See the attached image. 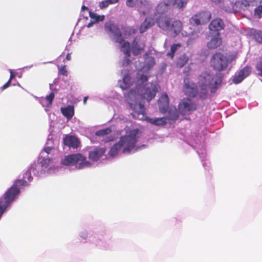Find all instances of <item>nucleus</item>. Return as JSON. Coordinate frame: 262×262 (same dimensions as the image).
Returning <instances> with one entry per match:
<instances>
[{"label":"nucleus","mask_w":262,"mask_h":262,"mask_svg":"<svg viewBox=\"0 0 262 262\" xmlns=\"http://www.w3.org/2000/svg\"><path fill=\"white\" fill-rule=\"evenodd\" d=\"M144 61H135V66L138 71L136 80H133L128 70L121 71L122 79L119 81L120 87L123 90L135 85V88L128 93H124L125 101L130 108L138 115H145V100L149 102L156 96L158 91L157 85L155 83H146L148 80V72L155 64V59L152 56L146 53L142 59Z\"/></svg>","instance_id":"obj_1"},{"label":"nucleus","mask_w":262,"mask_h":262,"mask_svg":"<svg viewBox=\"0 0 262 262\" xmlns=\"http://www.w3.org/2000/svg\"><path fill=\"white\" fill-rule=\"evenodd\" d=\"M169 7V5L167 3H160L157 7V13L154 18L156 19V23L159 28L174 37L182 30V23L179 20H176L171 23L170 18L165 15Z\"/></svg>","instance_id":"obj_2"},{"label":"nucleus","mask_w":262,"mask_h":262,"mask_svg":"<svg viewBox=\"0 0 262 262\" xmlns=\"http://www.w3.org/2000/svg\"><path fill=\"white\" fill-rule=\"evenodd\" d=\"M222 78L220 74H213L209 71L201 73L198 78V83L200 89V98L205 99L209 90L211 93H214L220 87Z\"/></svg>","instance_id":"obj_3"},{"label":"nucleus","mask_w":262,"mask_h":262,"mask_svg":"<svg viewBox=\"0 0 262 262\" xmlns=\"http://www.w3.org/2000/svg\"><path fill=\"white\" fill-rule=\"evenodd\" d=\"M28 185V183L25 180L17 179L15 181L13 185L5 192L0 199V219L7 208L19 193L20 187Z\"/></svg>","instance_id":"obj_4"},{"label":"nucleus","mask_w":262,"mask_h":262,"mask_svg":"<svg viewBox=\"0 0 262 262\" xmlns=\"http://www.w3.org/2000/svg\"><path fill=\"white\" fill-rule=\"evenodd\" d=\"M105 30L110 36L119 43L120 51L124 52L126 57L128 55L129 42L125 41L118 26L111 21L106 22L104 26Z\"/></svg>","instance_id":"obj_5"},{"label":"nucleus","mask_w":262,"mask_h":262,"mask_svg":"<svg viewBox=\"0 0 262 262\" xmlns=\"http://www.w3.org/2000/svg\"><path fill=\"white\" fill-rule=\"evenodd\" d=\"M141 135L142 132L135 128L126 131L124 135L121 136L119 141L123 147L122 152L129 153L134 149Z\"/></svg>","instance_id":"obj_6"},{"label":"nucleus","mask_w":262,"mask_h":262,"mask_svg":"<svg viewBox=\"0 0 262 262\" xmlns=\"http://www.w3.org/2000/svg\"><path fill=\"white\" fill-rule=\"evenodd\" d=\"M234 55L225 56L221 53H215L210 59V65L214 70L219 72L231 69L232 62L235 60Z\"/></svg>","instance_id":"obj_7"},{"label":"nucleus","mask_w":262,"mask_h":262,"mask_svg":"<svg viewBox=\"0 0 262 262\" xmlns=\"http://www.w3.org/2000/svg\"><path fill=\"white\" fill-rule=\"evenodd\" d=\"M85 11L88 12L91 18V21L87 25L82 26L77 33L78 38L80 39H83V36H85L92 37V35L90 33V28L96 23L102 21L104 18V15H99L95 13L90 11L87 7L83 6L81 8L82 13H84Z\"/></svg>","instance_id":"obj_8"},{"label":"nucleus","mask_w":262,"mask_h":262,"mask_svg":"<svg viewBox=\"0 0 262 262\" xmlns=\"http://www.w3.org/2000/svg\"><path fill=\"white\" fill-rule=\"evenodd\" d=\"M145 47V43L144 40L142 39L140 37H136L133 41L131 47H130L129 45L128 55L126 57L125 53L123 52L124 54L123 59L119 62V64L122 67H126L130 63V60L129 58L130 51L134 55H138L143 52Z\"/></svg>","instance_id":"obj_9"},{"label":"nucleus","mask_w":262,"mask_h":262,"mask_svg":"<svg viewBox=\"0 0 262 262\" xmlns=\"http://www.w3.org/2000/svg\"><path fill=\"white\" fill-rule=\"evenodd\" d=\"M61 163L64 165H75L78 169H83L91 165V162L87 161L86 157L81 154H73L66 156Z\"/></svg>","instance_id":"obj_10"},{"label":"nucleus","mask_w":262,"mask_h":262,"mask_svg":"<svg viewBox=\"0 0 262 262\" xmlns=\"http://www.w3.org/2000/svg\"><path fill=\"white\" fill-rule=\"evenodd\" d=\"M245 3L239 1H237L234 4L230 2V6L228 7H225L224 9L228 13H235L244 9V7L252 6L255 7L260 4L262 0H244Z\"/></svg>","instance_id":"obj_11"},{"label":"nucleus","mask_w":262,"mask_h":262,"mask_svg":"<svg viewBox=\"0 0 262 262\" xmlns=\"http://www.w3.org/2000/svg\"><path fill=\"white\" fill-rule=\"evenodd\" d=\"M158 105L160 112L162 114H165L168 112V115H178L177 108L175 106L169 105V99L166 93L161 95L158 101Z\"/></svg>","instance_id":"obj_12"},{"label":"nucleus","mask_w":262,"mask_h":262,"mask_svg":"<svg viewBox=\"0 0 262 262\" xmlns=\"http://www.w3.org/2000/svg\"><path fill=\"white\" fill-rule=\"evenodd\" d=\"M184 83L183 90L187 96L192 98H200V91L196 83L191 81L188 78H185Z\"/></svg>","instance_id":"obj_13"},{"label":"nucleus","mask_w":262,"mask_h":262,"mask_svg":"<svg viewBox=\"0 0 262 262\" xmlns=\"http://www.w3.org/2000/svg\"><path fill=\"white\" fill-rule=\"evenodd\" d=\"M211 16V14L209 11L200 12L191 17L190 23L193 25H203L208 23Z\"/></svg>","instance_id":"obj_14"},{"label":"nucleus","mask_w":262,"mask_h":262,"mask_svg":"<svg viewBox=\"0 0 262 262\" xmlns=\"http://www.w3.org/2000/svg\"><path fill=\"white\" fill-rule=\"evenodd\" d=\"M49 87L51 92L49 95L46 96V97H38L34 96V97L45 107H48L51 106L55 97V93L57 91L56 88L53 89L52 88V84H50Z\"/></svg>","instance_id":"obj_15"},{"label":"nucleus","mask_w":262,"mask_h":262,"mask_svg":"<svg viewBox=\"0 0 262 262\" xmlns=\"http://www.w3.org/2000/svg\"><path fill=\"white\" fill-rule=\"evenodd\" d=\"M251 72V69L249 66H246L242 69L237 71L232 77V82L235 84L241 83Z\"/></svg>","instance_id":"obj_16"},{"label":"nucleus","mask_w":262,"mask_h":262,"mask_svg":"<svg viewBox=\"0 0 262 262\" xmlns=\"http://www.w3.org/2000/svg\"><path fill=\"white\" fill-rule=\"evenodd\" d=\"M195 109V105L189 99H183L179 104L178 110L181 115H185V113Z\"/></svg>","instance_id":"obj_17"},{"label":"nucleus","mask_w":262,"mask_h":262,"mask_svg":"<svg viewBox=\"0 0 262 262\" xmlns=\"http://www.w3.org/2000/svg\"><path fill=\"white\" fill-rule=\"evenodd\" d=\"M126 5L128 7L138 9L143 14H145L143 10L147 7V2L145 0H127Z\"/></svg>","instance_id":"obj_18"},{"label":"nucleus","mask_w":262,"mask_h":262,"mask_svg":"<svg viewBox=\"0 0 262 262\" xmlns=\"http://www.w3.org/2000/svg\"><path fill=\"white\" fill-rule=\"evenodd\" d=\"M63 142L66 146L74 149L77 148L80 144L79 140L76 137L72 135H67L63 138Z\"/></svg>","instance_id":"obj_19"},{"label":"nucleus","mask_w":262,"mask_h":262,"mask_svg":"<svg viewBox=\"0 0 262 262\" xmlns=\"http://www.w3.org/2000/svg\"><path fill=\"white\" fill-rule=\"evenodd\" d=\"M106 149L103 147H96L89 153V158L93 161H98L106 152Z\"/></svg>","instance_id":"obj_20"},{"label":"nucleus","mask_w":262,"mask_h":262,"mask_svg":"<svg viewBox=\"0 0 262 262\" xmlns=\"http://www.w3.org/2000/svg\"><path fill=\"white\" fill-rule=\"evenodd\" d=\"M225 25L220 18H216L212 20L209 25V29L212 32H217L224 28Z\"/></svg>","instance_id":"obj_21"},{"label":"nucleus","mask_w":262,"mask_h":262,"mask_svg":"<svg viewBox=\"0 0 262 262\" xmlns=\"http://www.w3.org/2000/svg\"><path fill=\"white\" fill-rule=\"evenodd\" d=\"M156 21V19L155 18L146 17L140 26V32L141 33L145 32L148 28L152 26Z\"/></svg>","instance_id":"obj_22"},{"label":"nucleus","mask_w":262,"mask_h":262,"mask_svg":"<svg viewBox=\"0 0 262 262\" xmlns=\"http://www.w3.org/2000/svg\"><path fill=\"white\" fill-rule=\"evenodd\" d=\"M222 43V39L220 37L219 33H217L207 43V47L209 49H215L218 47Z\"/></svg>","instance_id":"obj_23"},{"label":"nucleus","mask_w":262,"mask_h":262,"mask_svg":"<svg viewBox=\"0 0 262 262\" xmlns=\"http://www.w3.org/2000/svg\"><path fill=\"white\" fill-rule=\"evenodd\" d=\"M248 34L257 42L262 43V31L251 29L248 32Z\"/></svg>","instance_id":"obj_24"},{"label":"nucleus","mask_w":262,"mask_h":262,"mask_svg":"<svg viewBox=\"0 0 262 262\" xmlns=\"http://www.w3.org/2000/svg\"><path fill=\"white\" fill-rule=\"evenodd\" d=\"M145 117V120H147L150 123L156 125H162L166 123V118L165 117L160 118H150L147 116H143Z\"/></svg>","instance_id":"obj_25"},{"label":"nucleus","mask_w":262,"mask_h":262,"mask_svg":"<svg viewBox=\"0 0 262 262\" xmlns=\"http://www.w3.org/2000/svg\"><path fill=\"white\" fill-rule=\"evenodd\" d=\"M188 0H169V3L177 8L183 10L186 6Z\"/></svg>","instance_id":"obj_26"},{"label":"nucleus","mask_w":262,"mask_h":262,"mask_svg":"<svg viewBox=\"0 0 262 262\" xmlns=\"http://www.w3.org/2000/svg\"><path fill=\"white\" fill-rule=\"evenodd\" d=\"M200 32L196 31H193L190 33H187L186 31H182V35L183 36H189L187 40V45H189L192 42V41L199 36Z\"/></svg>","instance_id":"obj_27"},{"label":"nucleus","mask_w":262,"mask_h":262,"mask_svg":"<svg viewBox=\"0 0 262 262\" xmlns=\"http://www.w3.org/2000/svg\"><path fill=\"white\" fill-rule=\"evenodd\" d=\"M122 147L123 146H122L121 144L120 143L119 141L114 144L109 151V154L110 156H116Z\"/></svg>","instance_id":"obj_28"},{"label":"nucleus","mask_w":262,"mask_h":262,"mask_svg":"<svg viewBox=\"0 0 262 262\" xmlns=\"http://www.w3.org/2000/svg\"><path fill=\"white\" fill-rule=\"evenodd\" d=\"M61 112L62 115H74V107L73 105L62 107H61Z\"/></svg>","instance_id":"obj_29"},{"label":"nucleus","mask_w":262,"mask_h":262,"mask_svg":"<svg viewBox=\"0 0 262 262\" xmlns=\"http://www.w3.org/2000/svg\"><path fill=\"white\" fill-rule=\"evenodd\" d=\"M112 132V129L110 127H107L97 131L95 133V135L99 137H104L109 135Z\"/></svg>","instance_id":"obj_30"},{"label":"nucleus","mask_w":262,"mask_h":262,"mask_svg":"<svg viewBox=\"0 0 262 262\" xmlns=\"http://www.w3.org/2000/svg\"><path fill=\"white\" fill-rule=\"evenodd\" d=\"M188 59L189 58L186 55L183 54L181 55L177 61L178 66H179L180 67H182L184 66L188 61Z\"/></svg>","instance_id":"obj_31"},{"label":"nucleus","mask_w":262,"mask_h":262,"mask_svg":"<svg viewBox=\"0 0 262 262\" xmlns=\"http://www.w3.org/2000/svg\"><path fill=\"white\" fill-rule=\"evenodd\" d=\"M10 77L9 80L1 87L2 91L8 88L11 84V80L16 76V73H14L12 70H9Z\"/></svg>","instance_id":"obj_32"},{"label":"nucleus","mask_w":262,"mask_h":262,"mask_svg":"<svg viewBox=\"0 0 262 262\" xmlns=\"http://www.w3.org/2000/svg\"><path fill=\"white\" fill-rule=\"evenodd\" d=\"M53 162V159L49 157L43 158L40 161L42 167L47 168Z\"/></svg>","instance_id":"obj_33"},{"label":"nucleus","mask_w":262,"mask_h":262,"mask_svg":"<svg viewBox=\"0 0 262 262\" xmlns=\"http://www.w3.org/2000/svg\"><path fill=\"white\" fill-rule=\"evenodd\" d=\"M181 45L180 43L172 45L170 48V51L167 53V55L170 57L171 58H173L174 53L176 52L178 48L181 47Z\"/></svg>","instance_id":"obj_34"},{"label":"nucleus","mask_w":262,"mask_h":262,"mask_svg":"<svg viewBox=\"0 0 262 262\" xmlns=\"http://www.w3.org/2000/svg\"><path fill=\"white\" fill-rule=\"evenodd\" d=\"M256 8L254 9V16L257 18H260L262 17V5H258L255 6Z\"/></svg>","instance_id":"obj_35"},{"label":"nucleus","mask_w":262,"mask_h":262,"mask_svg":"<svg viewBox=\"0 0 262 262\" xmlns=\"http://www.w3.org/2000/svg\"><path fill=\"white\" fill-rule=\"evenodd\" d=\"M109 5L107 0L103 1L99 4V7L101 9H104L107 7Z\"/></svg>","instance_id":"obj_36"},{"label":"nucleus","mask_w":262,"mask_h":262,"mask_svg":"<svg viewBox=\"0 0 262 262\" xmlns=\"http://www.w3.org/2000/svg\"><path fill=\"white\" fill-rule=\"evenodd\" d=\"M59 74L63 76L68 75V72L66 70V66H63L59 68Z\"/></svg>","instance_id":"obj_37"},{"label":"nucleus","mask_w":262,"mask_h":262,"mask_svg":"<svg viewBox=\"0 0 262 262\" xmlns=\"http://www.w3.org/2000/svg\"><path fill=\"white\" fill-rule=\"evenodd\" d=\"M24 179H27L29 181H31L32 179L30 171H27L24 174Z\"/></svg>","instance_id":"obj_38"},{"label":"nucleus","mask_w":262,"mask_h":262,"mask_svg":"<svg viewBox=\"0 0 262 262\" xmlns=\"http://www.w3.org/2000/svg\"><path fill=\"white\" fill-rule=\"evenodd\" d=\"M114 141V137L112 136H109L105 138V139H103V141L105 143L111 142Z\"/></svg>","instance_id":"obj_39"},{"label":"nucleus","mask_w":262,"mask_h":262,"mask_svg":"<svg viewBox=\"0 0 262 262\" xmlns=\"http://www.w3.org/2000/svg\"><path fill=\"white\" fill-rule=\"evenodd\" d=\"M107 1L108 2V4L110 5L117 3L118 2V0H107Z\"/></svg>","instance_id":"obj_40"},{"label":"nucleus","mask_w":262,"mask_h":262,"mask_svg":"<svg viewBox=\"0 0 262 262\" xmlns=\"http://www.w3.org/2000/svg\"><path fill=\"white\" fill-rule=\"evenodd\" d=\"M51 148H50V147H46L45 149H44V150L47 153V154H49L51 150Z\"/></svg>","instance_id":"obj_41"},{"label":"nucleus","mask_w":262,"mask_h":262,"mask_svg":"<svg viewBox=\"0 0 262 262\" xmlns=\"http://www.w3.org/2000/svg\"><path fill=\"white\" fill-rule=\"evenodd\" d=\"M89 99V97L88 96H85L83 98V103L84 104H85L86 103V101L87 100Z\"/></svg>","instance_id":"obj_42"},{"label":"nucleus","mask_w":262,"mask_h":262,"mask_svg":"<svg viewBox=\"0 0 262 262\" xmlns=\"http://www.w3.org/2000/svg\"><path fill=\"white\" fill-rule=\"evenodd\" d=\"M66 59H67L68 60H71V54L68 53V54L67 55Z\"/></svg>","instance_id":"obj_43"},{"label":"nucleus","mask_w":262,"mask_h":262,"mask_svg":"<svg viewBox=\"0 0 262 262\" xmlns=\"http://www.w3.org/2000/svg\"><path fill=\"white\" fill-rule=\"evenodd\" d=\"M71 37L70 38L69 40V42H70V43L66 47V49L68 50V46H70L71 45Z\"/></svg>","instance_id":"obj_44"},{"label":"nucleus","mask_w":262,"mask_h":262,"mask_svg":"<svg viewBox=\"0 0 262 262\" xmlns=\"http://www.w3.org/2000/svg\"><path fill=\"white\" fill-rule=\"evenodd\" d=\"M211 1L215 3H219L221 0H211Z\"/></svg>","instance_id":"obj_45"},{"label":"nucleus","mask_w":262,"mask_h":262,"mask_svg":"<svg viewBox=\"0 0 262 262\" xmlns=\"http://www.w3.org/2000/svg\"><path fill=\"white\" fill-rule=\"evenodd\" d=\"M58 82V79L57 78H55L53 81V83H52V85L53 84H55L57 82Z\"/></svg>","instance_id":"obj_46"},{"label":"nucleus","mask_w":262,"mask_h":262,"mask_svg":"<svg viewBox=\"0 0 262 262\" xmlns=\"http://www.w3.org/2000/svg\"><path fill=\"white\" fill-rule=\"evenodd\" d=\"M65 116L67 117L68 120H70L73 117V116Z\"/></svg>","instance_id":"obj_47"},{"label":"nucleus","mask_w":262,"mask_h":262,"mask_svg":"<svg viewBox=\"0 0 262 262\" xmlns=\"http://www.w3.org/2000/svg\"><path fill=\"white\" fill-rule=\"evenodd\" d=\"M17 85L19 86H20V85L19 83H17Z\"/></svg>","instance_id":"obj_48"},{"label":"nucleus","mask_w":262,"mask_h":262,"mask_svg":"<svg viewBox=\"0 0 262 262\" xmlns=\"http://www.w3.org/2000/svg\"><path fill=\"white\" fill-rule=\"evenodd\" d=\"M0 91L2 92L3 91H2L1 88H0Z\"/></svg>","instance_id":"obj_49"},{"label":"nucleus","mask_w":262,"mask_h":262,"mask_svg":"<svg viewBox=\"0 0 262 262\" xmlns=\"http://www.w3.org/2000/svg\"><path fill=\"white\" fill-rule=\"evenodd\" d=\"M133 116L134 117V118H136V117H136V116L134 115Z\"/></svg>","instance_id":"obj_50"}]
</instances>
